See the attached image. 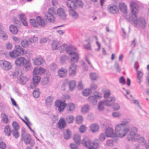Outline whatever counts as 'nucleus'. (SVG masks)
<instances>
[{
    "label": "nucleus",
    "mask_w": 149,
    "mask_h": 149,
    "mask_svg": "<svg viewBox=\"0 0 149 149\" xmlns=\"http://www.w3.org/2000/svg\"><path fill=\"white\" fill-rule=\"evenodd\" d=\"M33 61L34 64L37 65H40L45 62L44 60L41 57L33 58Z\"/></svg>",
    "instance_id": "dca6fc26"
},
{
    "label": "nucleus",
    "mask_w": 149,
    "mask_h": 149,
    "mask_svg": "<svg viewBox=\"0 0 149 149\" xmlns=\"http://www.w3.org/2000/svg\"><path fill=\"white\" fill-rule=\"evenodd\" d=\"M50 69L52 70H54L57 68V67L56 64L54 63L52 64L50 66Z\"/></svg>",
    "instance_id": "e2e57ef3"
},
{
    "label": "nucleus",
    "mask_w": 149,
    "mask_h": 149,
    "mask_svg": "<svg viewBox=\"0 0 149 149\" xmlns=\"http://www.w3.org/2000/svg\"><path fill=\"white\" fill-rule=\"evenodd\" d=\"M4 132L5 134L8 136H9L11 133L10 127L9 125L6 126L4 128Z\"/></svg>",
    "instance_id": "e433bc0d"
},
{
    "label": "nucleus",
    "mask_w": 149,
    "mask_h": 149,
    "mask_svg": "<svg viewBox=\"0 0 149 149\" xmlns=\"http://www.w3.org/2000/svg\"><path fill=\"white\" fill-rule=\"evenodd\" d=\"M81 143L84 146L86 147L88 149H96L93 146L97 147L98 146L97 143L93 142L86 137H84L81 141Z\"/></svg>",
    "instance_id": "0eeeda50"
},
{
    "label": "nucleus",
    "mask_w": 149,
    "mask_h": 149,
    "mask_svg": "<svg viewBox=\"0 0 149 149\" xmlns=\"http://www.w3.org/2000/svg\"><path fill=\"white\" fill-rule=\"evenodd\" d=\"M79 130L80 132L83 133L86 130V127L84 125H82L80 127Z\"/></svg>",
    "instance_id": "69168bd1"
},
{
    "label": "nucleus",
    "mask_w": 149,
    "mask_h": 149,
    "mask_svg": "<svg viewBox=\"0 0 149 149\" xmlns=\"http://www.w3.org/2000/svg\"><path fill=\"white\" fill-rule=\"evenodd\" d=\"M112 116L118 118L121 116V114L118 112H114L112 113Z\"/></svg>",
    "instance_id": "13d9d810"
},
{
    "label": "nucleus",
    "mask_w": 149,
    "mask_h": 149,
    "mask_svg": "<svg viewBox=\"0 0 149 149\" xmlns=\"http://www.w3.org/2000/svg\"><path fill=\"white\" fill-rule=\"evenodd\" d=\"M71 64L69 68V74L71 76H74L76 74V71L77 70V66L74 64Z\"/></svg>",
    "instance_id": "4468645a"
},
{
    "label": "nucleus",
    "mask_w": 149,
    "mask_h": 149,
    "mask_svg": "<svg viewBox=\"0 0 149 149\" xmlns=\"http://www.w3.org/2000/svg\"><path fill=\"white\" fill-rule=\"evenodd\" d=\"M84 87V86L82 84V82L81 81H80L78 83V84L77 86V88L79 90L82 89Z\"/></svg>",
    "instance_id": "338daca9"
},
{
    "label": "nucleus",
    "mask_w": 149,
    "mask_h": 149,
    "mask_svg": "<svg viewBox=\"0 0 149 149\" xmlns=\"http://www.w3.org/2000/svg\"><path fill=\"white\" fill-rule=\"evenodd\" d=\"M105 133L107 137H114L116 136L114 133L112 129L110 127H108L106 130Z\"/></svg>",
    "instance_id": "6ab92c4d"
},
{
    "label": "nucleus",
    "mask_w": 149,
    "mask_h": 149,
    "mask_svg": "<svg viewBox=\"0 0 149 149\" xmlns=\"http://www.w3.org/2000/svg\"><path fill=\"white\" fill-rule=\"evenodd\" d=\"M40 78L39 76L37 75H33V83L32 85H31V87L33 88V85L34 87L36 86L40 81Z\"/></svg>",
    "instance_id": "412c9836"
},
{
    "label": "nucleus",
    "mask_w": 149,
    "mask_h": 149,
    "mask_svg": "<svg viewBox=\"0 0 149 149\" xmlns=\"http://www.w3.org/2000/svg\"><path fill=\"white\" fill-rule=\"evenodd\" d=\"M105 135L103 133L101 134L99 136V139L102 141H103L105 139Z\"/></svg>",
    "instance_id": "774afa93"
},
{
    "label": "nucleus",
    "mask_w": 149,
    "mask_h": 149,
    "mask_svg": "<svg viewBox=\"0 0 149 149\" xmlns=\"http://www.w3.org/2000/svg\"><path fill=\"white\" fill-rule=\"evenodd\" d=\"M21 44L23 47H27L29 46V42L27 40L24 39L22 40Z\"/></svg>",
    "instance_id": "a19ab883"
},
{
    "label": "nucleus",
    "mask_w": 149,
    "mask_h": 149,
    "mask_svg": "<svg viewBox=\"0 0 149 149\" xmlns=\"http://www.w3.org/2000/svg\"><path fill=\"white\" fill-rule=\"evenodd\" d=\"M58 126L61 129L63 128L65 126L66 122L65 120L63 118L59 120L58 123Z\"/></svg>",
    "instance_id": "b1692460"
},
{
    "label": "nucleus",
    "mask_w": 149,
    "mask_h": 149,
    "mask_svg": "<svg viewBox=\"0 0 149 149\" xmlns=\"http://www.w3.org/2000/svg\"><path fill=\"white\" fill-rule=\"evenodd\" d=\"M93 96L97 100L99 99L102 97L101 93L97 91H95L94 92Z\"/></svg>",
    "instance_id": "603ef678"
},
{
    "label": "nucleus",
    "mask_w": 149,
    "mask_h": 149,
    "mask_svg": "<svg viewBox=\"0 0 149 149\" xmlns=\"http://www.w3.org/2000/svg\"><path fill=\"white\" fill-rule=\"evenodd\" d=\"M130 130V132L127 137L128 140L132 141H137L142 145L146 144V141L145 138L136 134L137 130L136 127H132Z\"/></svg>",
    "instance_id": "7ed1b4c3"
},
{
    "label": "nucleus",
    "mask_w": 149,
    "mask_h": 149,
    "mask_svg": "<svg viewBox=\"0 0 149 149\" xmlns=\"http://www.w3.org/2000/svg\"><path fill=\"white\" fill-rule=\"evenodd\" d=\"M0 66L3 70L8 71L11 68V65L8 61H0Z\"/></svg>",
    "instance_id": "9b49d317"
},
{
    "label": "nucleus",
    "mask_w": 149,
    "mask_h": 149,
    "mask_svg": "<svg viewBox=\"0 0 149 149\" xmlns=\"http://www.w3.org/2000/svg\"><path fill=\"white\" fill-rule=\"evenodd\" d=\"M114 67L116 69V70L117 72L120 71V66L118 63L117 62L115 63Z\"/></svg>",
    "instance_id": "0e129e2a"
},
{
    "label": "nucleus",
    "mask_w": 149,
    "mask_h": 149,
    "mask_svg": "<svg viewBox=\"0 0 149 149\" xmlns=\"http://www.w3.org/2000/svg\"><path fill=\"white\" fill-rule=\"evenodd\" d=\"M90 77L93 81H96L98 79L99 75L95 72H91L90 74Z\"/></svg>",
    "instance_id": "c85d7f7f"
},
{
    "label": "nucleus",
    "mask_w": 149,
    "mask_h": 149,
    "mask_svg": "<svg viewBox=\"0 0 149 149\" xmlns=\"http://www.w3.org/2000/svg\"><path fill=\"white\" fill-rule=\"evenodd\" d=\"M29 78L23 76L21 74L18 80L19 81V83L22 84H24L27 81H28Z\"/></svg>",
    "instance_id": "5701e85b"
},
{
    "label": "nucleus",
    "mask_w": 149,
    "mask_h": 149,
    "mask_svg": "<svg viewBox=\"0 0 149 149\" xmlns=\"http://www.w3.org/2000/svg\"><path fill=\"white\" fill-rule=\"evenodd\" d=\"M74 119V117L71 115H69L67 116L65 118V121L68 123H72Z\"/></svg>",
    "instance_id": "49530a36"
},
{
    "label": "nucleus",
    "mask_w": 149,
    "mask_h": 149,
    "mask_svg": "<svg viewBox=\"0 0 149 149\" xmlns=\"http://www.w3.org/2000/svg\"><path fill=\"white\" fill-rule=\"evenodd\" d=\"M67 69L63 68L59 69L58 71V75L61 77H65L67 75Z\"/></svg>",
    "instance_id": "f3484780"
},
{
    "label": "nucleus",
    "mask_w": 149,
    "mask_h": 149,
    "mask_svg": "<svg viewBox=\"0 0 149 149\" xmlns=\"http://www.w3.org/2000/svg\"><path fill=\"white\" fill-rule=\"evenodd\" d=\"M119 9L124 14H126L127 13V6L123 3H120L119 5Z\"/></svg>",
    "instance_id": "a878e982"
},
{
    "label": "nucleus",
    "mask_w": 149,
    "mask_h": 149,
    "mask_svg": "<svg viewBox=\"0 0 149 149\" xmlns=\"http://www.w3.org/2000/svg\"><path fill=\"white\" fill-rule=\"evenodd\" d=\"M36 19L38 24L42 26H44L45 23L44 22V21L43 19H42L39 16H38L37 17Z\"/></svg>",
    "instance_id": "58836bf2"
},
{
    "label": "nucleus",
    "mask_w": 149,
    "mask_h": 149,
    "mask_svg": "<svg viewBox=\"0 0 149 149\" xmlns=\"http://www.w3.org/2000/svg\"><path fill=\"white\" fill-rule=\"evenodd\" d=\"M40 68H35L33 70V75H36L38 74H40Z\"/></svg>",
    "instance_id": "bf43d9fd"
},
{
    "label": "nucleus",
    "mask_w": 149,
    "mask_h": 149,
    "mask_svg": "<svg viewBox=\"0 0 149 149\" xmlns=\"http://www.w3.org/2000/svg\"><path fill=\"white\" fill-rule=\"evenodd\" d=\"M71 132L68 129L66 130V131L64 132V138L65 139H68L70 137Z\"/></svg>",
    "instance_id": "79ce46f5"
},
{
    "label": "nucleus",
    "mask_w": 149,
    "mask_h": 149,
    "mask_svg": "<svg viewBox=\"0 0 149 149\" xmlns=\"http://www.w3.org/2000/svg\"><path fill=\"white\" fill-rule=\"evenodd\" d=\"M97 86L96 84L94 83H92L90 85V89H91L93 90H95L97 89Z\"/></svg>",
    "instance_id": "680f3d73"
},
{
    "label": "nucleus",
    "mask_w": 149,
    "mask_h": 149,
    "mask_svg": "<svg viewBox=\"0 0 149 149\" xmlns=\"http://www.w3.org/2000/svg\"><path fill=\"white\" fill-rule=\"evenodd\" d=\"M130 121V118H125L123 119L121 123L117 124L115 126V131L116 134L118 136L123 137L127 134L129 129L126 125Z\"/></svg>",
    "instance_id": "f03ea898"
},
{
    "label": "nucleus",
    "mask_w": 149,
    "mask_h": 149,
    "mask_svg": "<svg viewBox=\"0 0 149 149\" xmlns=\"http://www.w3.org/2000/svg\"><path fill=\"white\" fill-rule=\"evenodd\" d=\"M24 66L26 70H29L31 66V63L29 61H27L26 60V62H25Z\"/></svg>",
    "instance_id": "3c124183"
},
{
    "label": "nucleus",
    "mask_w": 149,
    "mask_h": 149,
    "mask_svg": "<svg viewBox=\"0 0 149 149\" xmlns=\"http://www.w3.org/2000/svg\"><path fill=\"white\" fill-rule=\"evenodd\" d=\"M76 86V82L73 80L71 81L69 83V87L70 90H72Z\"/></svg>",
    "instance_id": "8fccbe9b"
},
{
    "label": "nucleus",
    "mask_w": 149,
    "mask_h": 149,
    "mask_svg": "<svg viewBox=\"0 0 149 149\" xmlns=\"http://www.w3.org/2000/svg\"><path fill=\"white\" fill-rule=\"evenodd\" d=\"M10 32L13 34H16L18 32L17 28L13 25H11L10 27Z\"/></svg>",
    "instance_id": "f704fd0d"
},
{
    "label": "nucleus",
    "mask_w": 149,
    "mask_h": 149,
    "mask_svg": "<svg viewBox=\"0 0 149 149\" xmlns=\"http://www.w3.org/2000/svg\"><path fill=\"white\" fill-rule=\"evenodd\" d=\"M131 10V16H127L126 18L129 21H131L136 27H139L144 28L146 25V22L143 17H137V14L138 13V6L137 4L134 2H132L130 4Z\"/></svg>",
    "instance_id": "f257e3e1"
},
{
    "label": "nucleus",
    "mask_w": 149,
    "mask_h": 149,
    "mask_svg": "<svg viewBox=\"0 0 149 149\" xmlns=\"http://www.w3.org/2000/svg\"><path fill=\"white\" fill-rule=\"evenodd\" d=\"M69 12L70 15L72 19H76L78 18L79 17L78 14L72 9L69 10Z\"/></svg>",
    "instance_id": "4be33fe9"
},
{
    "label": "nucleus",
    "mask_w": 149,
    "mask_h": 149,
    "mask_svg": "<svg viewBox=\"0 0 149 149\" xmlns=\"http://www.w3.org/2000/svg\"><path fill=\"white\" fill-rule=\"evenodd\" d=\"M1 117L2 121L3 122V123L6 124L8 122L9 119L8 117L5 113H1Z\"/></svg>",
    "instance_id": "7c9ffc66"
},
{
    "label": "nucleus",
    "mask_w": 149,
    "mask_h": 149,
    "mask_svg": "<svg viewBox=\"0 0 149 149\" xmlns=\"http://www.w3.org/2000/svg\"><path fill=\"white\" fill-rule=\"evenodd\" d=\"M119 83L122 85L125 84V80L124 77L123 76H121L119 79Z\"/></svg>",
    "instance_id": "052dcab7"
},
{
    "label": "nucleus",
    "mask_w": 149,
    "mask_h": 149,
    "mask_svg": "<svg viewBox=\"0 0 149 149\" xmlns=\"http://www.w3.org/2000/svg\"><path fill=\"white\" fill-rule=\"evenodd\" d=\"M83 118L81 116H79L76 117V121L78 124L81 123L83 121Z\"/></svg>",
    "instance_id": "5fc2aeb1"
},
{
    "label": "nucleus",
    "mask_w": 149,
    "mask_h": 149,
    "mask_svg": "<svg viewBox=\"0 0 149 149\" xmlns=\"http://www.w3.org/2000/svg\"><path fill=\"white\" fill-rule=\"evenodd\" d=\"M137 82L139 84H141L142 81V77L143 76V74L142 72L140 71H137Z\"/></svg>",
    "instance_id": "72a5a7b5"
},
{
    "label": "nucleus",
    "mask_w": 149,
    "mask_h": 149,
    "mask_svg": "<svg viewBox=\"0 0 149 149\" xmlns=\"http://www.w3.org/2000/svg\"><path fill=\"white\" fill-rule=\"evenodd\" d=\"M108 9L109 12L111 14L117 13L118 12V8L115 5L109 6L108 7Z\"/></svg>",
    "instance_id": "aec40b11"
},
{
    "label": "nucleus",
    "mask_w": 149,
    "mask_h": 149,
    "mask_svg": "<svg viewBox=\"0 0 149 149\" xmlns=\"http://www.w3.org/2000/svg\"><path fill=\"white\" fill-rule=\"evenodd\" d=\"M30 22L31 25L33 27H37V23L35 19H30Z\"/></svg>",
    "instance_id": "864d4df0"
},
{
    "label": "nucleus",
    "mask_w": 149,
    "mask_h": 149,
    "mask_svg": "<svg viewBox=\"0 0 149 149\" xmlns=\"http://www.w3.org/2000/svg\"><path fill=\"white\" fill-rule=\"evenodd\" d=\"M55 13V11L53 8H49L47 13L45 14L46 18L50 22H53L54 20L53 15Z\"/></svg>",
    "instance_id": "1a4fd4ad"
},
{
    "label": "nucleus",
    "mask_w": 149,
    "mask_h": 149,
    "mask_svg": "<svg viewBox=\"0 0 149 149\" xmlns=\"http://www.w3.org/2000/svg\"><path fill=\"white\" fill-rule=\"evenodd\" d=\"M69 109H68V111H72L75 108L74 105L72 103L70 104H68Z\"/></svg>",
    "instance_id": "4d7b16f0"
},
{
    "label": "nucleus",
    "mask_w": 149,
    "mask_h": 149,
    "mask_svg": "<svg viewBox=\"0 0 149 149\" xmlns=\"http://www.w3.org/2000/svg\"><path fill=\"white\" fill-rule=\"evenodd\" d=\"M20 20L23 24L25 26H27V22L26 21V18L24 14H21L19 15Z\"/></svg>",
    "instance_id": "cd10ccee"
},
{
    "label": "nucleus",
    "mask_w": 149,
    "mask_h": 149,
    "mask_svg": "<svg viewBox=\"0 0 149 149\" xmlns=\"http://www.w3.org/2000/svg\"><path fill=\"white\" fill-rule=\"evenodd\" d=\"M90 109L89 105L86 104L84 106L81 108V111L84 113H86L88 112Z\"/></svg>",
    "instance_id": "4c0bfd02"
},
{
    "label": "nucleus",
    "mask_w": 149,
    "mask_h": 149,
    "mask_svg": "<svg viewBox=\"0 0 149 149\" xmlns=\"http://www.w3.org/2000/svg\"><path fill=\"white\" fill-rule=\"evenodd\" d=\"M76 49V48L74 47L73 46H69L68 47H67L66 52L69 55H70L76 52H74Z\"/></svg>",
    "instance_id": "bb28decb"
},
{
    "label": "nucleus",
    "mask_w": 149,
    "mask_h": 149,
    "mask_svg": "<svg viewBox=\"0 0 149 149\" xmlns=\"http://www.w3.org/2000/svg\"><path fill=\"white\" fill-rule=\"evenodd\" d=\"M26 62V59L24 58L20 57L16 59L15 63L18 66H22L24 65Z\"/></svg>",
    "instance_id": "2eb2a0df"
},
{
    "label": "nucleus",
    "mask_w": 149,
    "mask_h": 149,
    "mask_svg": "<svg viewBox=\"0 0 149 149\" xmlns=\"http://www.w3.org/2000/svg\"><path fill=\"white\" fill-rule=\"evenodd\" d=\"M18 130H12L11 131V134L15 138H17L19 136Z\"/></svg>",
    "instance_id": "de8ad7c7"
},
{
    "label": "nucleus",
    "mask_w": 149,
    "mask_h": 149,
    "mask_svg": "<svg viewBox=\"0 0 149 149\" xmlns=\"http://www.w3.org/2000/svg\"><path fill=\"white\" fill-rule=\"evenodd\" d=\"M92 93L91 89L89 88L86 89L84 90L82 92V94L85 96H87Z\"/></svg>",
    "instance_id": "37998d69"
},
{
    "label": "nucleus",
    "mask_w": 149,
    "mask_h": 149,
    "mask_svg": "<svg viewBox=\"0 0 149 149\" xmlns=\"http://www.w3.org/2000/svg\"><path fill=\"white\" fill-rule=\"evenodd\" d=\"M99 127L96 124H93L90 126V129L92 132L94 133L97 132L99 129Z\"/></svg>",
    "instance_id": "393cba45"
},
{
    "label": "nucleus",
    "mask_w": 149,
    "mask_h": 149,
    "mask_svg": "<svg viewBox=\"0 0 149 149\" xmlns=\"http://www.w3.org/2000/svg\"><path fill=\"white\" fill-rule=\"evenodd\" d=\"M21 139L23 141L25 144H29L31 147L35 144V142L31 138L30 134L26 133L25 129L23 128L21 131Z\"/></svg>",
    "instance_id": "20e7f679"
},
{
    "label": "nucleus",
    "mask_w": 149,
    "mask_h": 149,
    "mask_svg": "<svg viewBox=\"0 0 149 149\" xmlns=\"http://www.w3.org/2000/svg\"><path fill=\"white\" fill-rule=\"evenodd\" d=\"M22 74L21 70L18 68H16L15 70L12 71V74L11 75L13 78L15 79L16 78H19Z\"/></svg>",
    "instance_id": "a211bd4d"
},
{
    "label": "nucleus",
    "mask_w": 149,
    "mask_h": 149,
    "mask_svg": "<svg viewBox=\"0 0 149 149\" xmlns=\"http://www.w3.org/2000/svg\"><path fill=\"white\" fill-rule=\"evenodd\" d=\"M74 139L77 145H79L80 143L81 136L78 134H75L74 136Z\"/></svg>",
    "instance_id": "c9c22d12"
},
{
    "label": "nucleus",
    "mask_w": 149,
    "mask_h": 149,
    "mask_svg": "<svg viewBox=\"0 0 149 149\" xmlns=\"http://www.w3.org/2000/svg\"><path fill=\"white\" fill-rule=\"evenodd\" d=\"M55 105L56 107H58V111L61 112L64 110L66 104L64 101L58 100L55 101Z\"/></svg>",
    "instance_id": "f8f14e48"
},
{
    "label": "nucleus",
    "mask_w": 149,
    "mask_h": 149,
    "mask_svg": "<svg viewBox=\"0 0 149 149\" xmlns=\"http://www.w3.org/2000/svg\"><path fill=\"white\" fill-rule=\"evenodd\" d=\"M67 47V45L66 44H62L59 47V49L60 50V53H62L65 50L66 51Z\"/></svg>",
    "instance_id": "ea45409f"
},
{
    "label": "nucleus",
    "mask_w": 149,
    "mask_h": 149,
    "mask_svg": "<svg viewBox=\"0 0 149 149\" xmlns=\"http://www.w3.org/2000/svg\"><path fill=\"white\" fill-rule=\"evenodd\" d=\"M56 13L61 19L63 20L66 19L67 16L66 10L64 8H58L56 10Z\"/></svg>",
    "instance_id": "9d476101"
},
{
    "label": "nucleus",
    "mask_w": 149,
    "mask_h": 149,
    "mask_svg": "<svg viewBox=\"0 0 149 149\" xmlns=\"http://www.w3.org/2000/svg\"><path fill=\"white\" fill-rule=\"evenodd\" d=\"M70 63L71 64H74L78 62L79 59V54L76 52L70 55Z\"/></svg>",
    "instance_id": "ddd939ff"
},
{
    "label": "nucleus",
    "mask_w": 149,
    "mask_h": 149,
    "mask_svg": "<svg viewBox=\"0 0 149 149\" xmlns=\"http://www.w3.org/2000/svg\"><path fill=\"white\" fill-rule=\"evenodd\" d=\"M13 127V128L12 130H18L19 129V124L16 121H13L12 124Z\"/></svg>",
    "instance_id": "c03bdc74"
},
{
    "label": "nucleus",
    "mask_w": 149,
    "mask_h": 149,
    "mask_svg": "<svg viewBox=\"0 0 149 149\" xmlns=\"http://www.w3.org/2000/svg\"><path fill=\"white\" fill-rule=\"evenodd\" d=\"M0 36L1 39L3 40H6L8 39V36L6 33L3 31L0 32Z\"/></svg>",
    "instance_id": "2f4dec72"
},
{
    "label": "nucleus",
    "mask_w": 149,
    "mask_h": 149,
    "mask_svg": "<svg viewBox=\"0 0 149 149\" xmlns=\"http://www.w3.org/2000/svg\"><path fill=\"white\" fill-rule=\"evenodd\" d=\"M33 96L35 98H38L39 97L40 94L38 90H34L33 93Z\"/></svg>",
    "instance_id": "6e6d98bb"
},
{
    "label": "nucleus",
    "mask_w": 149,
    "mask_h": 149,
    "mask_svg": "<svg viewBox=\"0 0 149 149\" xmlns=\"http://www.w3.org/2000/svg\"><path fill=\"white\" fill-rule=\"evenodd\" d=\"M23 53V48L20 45H16L15 46V49L10 52L9 55L11 58H15Z\"/></svg>",
    "instance_id": "423d86ee"
},
{
    "label": "nucleus",
    "mask_w": 149,
    "mask_h": 149,
    "mask_svg": "<svg viewBox=\"0 0 149 149\" xmlns=\"http://www.w3.org/2000/svg\"><path fill=\"white\" fill-rule=\"evenodd\" d=\"M67 6L70 8H74L77 5L82 6L83 3L81 0H68L66 2Z\"/></svg>",
    "instance_id": "6e6552de"
},
{
    "label": "nucleus",
    "mask_w": 149,
    "mask_h": 149,
    "mask_svg": "<svg viewBox=\"0 0 149 149\" xmlns=\"http://www.w3.org/2000/svg\"><path fill=\"white\" fill-rule=\"evenodd\" d=\"M58 42L54 40L51 45L52 49L53 50L56 49L58 48Z\"/></svg>",
    "instance_id": "a18cd8bd"
},
{
    "label": "nucleus",
    "mask_w": 149,
    "mask_h": 149,
    "mask_svg": "<svg viewBox=\"0 0 149 149\" xmlns=\"http://www.w3.org/2000/svg\"><path fill=\"white\" fill-rule=\"evenodd\" d=\"M110 91L108 90H106L104 93V97L105 101V105L107 107H110L112 105L114 102L115 98L113 97H110Z\"/></svg>",
    "instance_id": "39448f33"
},
{
    "label": "nucleus",
    "mask_w": 149,
    "mask_h": 149,
    "mask_svg": "<svg viewBox=\"0 0 149 149\" xmlns=\"http://www.w3.org/2000/svg\"><path fill=\"white\" fill-rule=\"evenodd\" d=\"M88 100L93 105H95L97 104V99L94 96H90L88 99Z\"/></svg>",
    "instance_id": "c756f323"
},
{
    "label": "nucleus",
    "mask_w": 149,
    "mask_h": 149,
    "mask_svg": "<svg viewBox=\"0 0 149 149\" xmlns=\"http://www.w3.org/2000/svg\"><path fill=\"white\" fill-rule=\"evenodd\" d=\"M105 105V101H101L99 103L98 106V109L100 111H102L104 109V106Z\"/></svg>",
    "instance_id": "473e14b6"
},
{
    "label": "nucleus",
    "mask_w": 149,
    "mask_h": 149,
    "mask_svg": "<svg viewBox=\"0 0 149 149\" xmlns=\"http://www.w3.org/2000/svg\"><path fill=\"white\" fill-rule=\"evenodd\" d=\"M29 40L30 42L33 43L37 42L38 41V39L37 37L33 36L29 38Z\"/></svg>",
    "instance_id": "09e8293b"
}]
</instances>
